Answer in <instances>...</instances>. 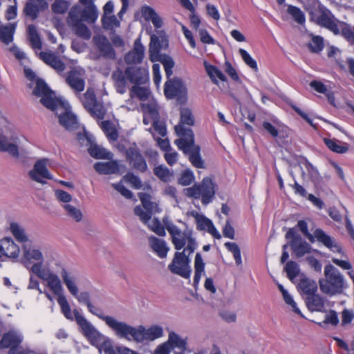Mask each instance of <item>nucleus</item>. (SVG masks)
<instances>
[{
  "label": "nucleus",
  "mask_w": 354,
  "mask_h": 354,
  "mask_svg": "<svg viewBox=\"0 0 354 354\" xmlns=\"http://www.w3.org/2000/svg\"><path fill=\"white\" fill-rule=\"evenodd\" d=\"M165 225L171 236V243L174 248L178 250L174 253L172 262L168 266V268L171 272L189 279L192 273L189 256L198 246L193 231L189 228L181 231L172 222H165Z\"/></svg>",
  "instance_id": "1"
},
{
  "label": "nucleus",
  "mask_w": 354,
  "mask_h": 354,
  "mask_svg": "<svg viewBox=\"0 0 354 354\" xmlns=\"http://www.w3.org/2000/svg\"><path fill=\"white\" fill-rule=\"evenodd\" d=\"M32 93L41 97V103L47 109L52 111L61 109L62 112H56L59 124L67 131L77 130L80 123L77 116L69 109L63 106V104L56 96L55 93L50 89L46 83L41 79L36 80V85Z\"/></svg>",
  "instance_id": "2"
},
{
  "label": "nucleus",
  "mask_w": 354,
  "mask_h": 354,
  "mask_svg": "<svg viewBox=\"0 0 354 354\" xmlns=\"http://www.w3.org/2000/svg\"><path fill=\"white\" fill-rule=\"evenodd\" d=\"M310 19L324 27L335 35H341L348 42L354 45V26L336 19L332 12L316 0H312V6L306 7Z\"/></svg>",
  "instance_id": "3"
},
{
  "label": "nucleus",
  "mask_w": 354,
  "mask_h": 354,
  "mask_svg": "<svg viewBox=\"0 0 354 354\" xmlns=\"http://www.w3.org/2000/svg\"><path fill=\"white\" fill-rule=\"evenodd\" d=\"M60 276L62 282L66 286L70 294L75 297L80 304L85 305L90 313L103 321L111 330L117 319L113 316L104 315L102 308L94 306L91 301V296L88 292L83 291L79 292L77 278L74 274L68 270L66 268L62 267Z\"/></svg>",
  "instance_id": "4"
},
{
  "label": "nucleus",
  "mask_w": 354,
  "mask_h": 354,
  "mask_svg": "<svg viewBox=\"0 0 354 354\" xmlns=\"http://www.w3.org/2000/svg\"><path fill=\"white\" fill-rule=\"evenodd\" d=\"M111 330L120 339L142 343L145 341H153L163 336V328L153 325L146 328L140 325L134 327L125 322L116 319Z\"/></svg>",
  "instance_id": "5"
},
{
  "label": "nucleus",
  "mask_w": 354,
  "mask_h": 354,
  "mask_svg": "<svg viewBox=\"0 0 354 354\" xmlns=\"http://www.w3.org/2000/svg\"><path fill=\"white\" fill-rule=\"evenodd\" d=\"M174 129L177 136L180 137L174 141L178 148L188 155L189 160L193 166L196 168H204V161L200 154L201 147L195 144L193 131L181 125H176Z\"/></svg>",
  "instance_id": "6"
},
{
  "label": "nucleus",
  "mask_w": 354,
  "mask_h": 354,
  "mask_svg": "<svg viewBox=\"0 0 354 354\" xmlns=\"http://www.w3.org/2000/svg\"><path fill=\"white\" fill-rule=\"evenodd\" d=\"M74 314L75 322L80 328V332L93 346L99 348L104 353L109 352L113 348L111 341L100 333L77 309H74Z\"/></svg>",
  "instance_id": "7"
},
{
  "label": "nucleus",
  "mask_w": 354,
  "mask_h": 354,
  "mask_svg": "<svg viewBox=\"0 0 354 354\" xmlns=\"http://www.w3.org/2000/svg\"><path fill=\"white\" fill-rule=\"evenodd\" d=\"M321 291L326 295L341 294L344 289V279L337 268L331 264L324 268V278L319 280Z\"/></svg>",
  "instance_id": "8"
},
{
  "label": "nucleus",
  "mask_w": 354,
  "mask_h": 354,
  "mask_svg": "<svg viewBox=\"0 0 354 354\" xmlns=\"http://www.w3.org/2000/svg\"><path fill=\"white\" fill-rule=\"evenodd\" d=\"M297 227L310 243H314L315 240H317L333 252H342L341 245L336 242L335 239L326 234L323 230L317 228L315 230L313 234H312L308 232V223L304 220H299L297 224Z\"/></svg>",
  "instance_id": "9"
},
{
  "label": "nucleus",
  "mask_w": 354,
  "mask_h": 354,
  "mask_svg": "<svg viewBox=\"0 0 354 354\" xmlns=\"http://www.w3.org/2000/svg\"><path fill=\"white\" fill-rule=\"evenodd\" d=\"M216 193V184L211 178L205 177L199 184H194L192 187L185 189L187 196L196 199H201L203 205L210 203L214 198Z\"/></svg>",
  "instance_id": "10"
},
{
  "label": "nucleus",
  "mask_w": 354,
  "mask_h": 354,
  "mask_svg": "<svg viewBox=\"0 0 354 354\" xmlns=\"http://www.w3.org/2000/svg\"><path fill=\"white\" fill-rule=\"evenodd\" d=\"M81 102L84 107L93 118L100 120L104 118L106 109L102 103L97 102L93 88H87L86 93L81 97Z\"/></svg>",
  "instance_id": "11"
},
{
  "label": "nucleus",
  "mask_w": 354,
  "mask_h": 354,
  "mask_svg": "<svg viewBox=\"0 0 354 354\" xmlns=\"http://www.w3.org/2000/svg\"><path fill=\"white\" fill-rule=\"evenodd\" d=\"M285 236L286 239H290L289 245L297 258L310 252L311 245L303 240L301 235L297 232L295 227L289 228Z\"/></svg>",
  "instance_id": "12"
},
{
  "label": "nucleus",
  "mask_w": 354,
  "mask_h": 354,
  "mask_svg": "<svg viewBox=\"0 0 354 354\" xmlns=\"http://www.w3.org/2000/svg\"><path fill=\"white\" fill-rule=\"evenodd\" d=\"M167 46L168 39L164 31L158 30L156 34L151 35L149 47V59L152 62L159 61L160 50Z\"/></svg>",
  "instance_id": "13"
},
{
  "label": "nucleus",
  "mask_w": 354,
  "mask_h": 354,
  "mask_svg": "<svg viewBox=\"0 0 354 354\" xmlns=\"http://www.w3.org/2000/svg\"><path fill=\"white\" fill-rule=\"evenodd\" d=\"M125 157L126 161L133 169L141 173H144L148 169L146 160L136 145L127 149Z\"/></svg>",
  "instance_id": "14"
},
{
  "label": "nucleus",
  "mask_w": 354,
  "mask_h": 354,
  "mask_svg": "<svg viewBox=\"0 0 354 354\" xmlns=\"http://www.w3.org/2000/svg\"><path fill=\"white\" fill-rule=\"evenodd\" d=\"M93 41L103 58L111 60L116 59L115 50L106 36L95 35Z\"/></svg>",
  "instance_id": "15"
},
{
  "label": "nucleus",
  "mask_w": 354,
  "mask_h": 354,
  "mask_svg": "<svg viewBox=\"0 0 354 354\" xmlns=\"http://www.w3.org/2000/svg\"><path fill=\"white\" fill-rule=\"evenodd\" d=\"M30 178L37 183L44 184V179H52L53 176L48 171L46 167V160L41 159L37 160L32 170L28 172Z\"/></svg>",
  "instance_id": "16"
},
{
  "label": "nucleus",
  "mask_w": 354,
  "mask_h": 354,
  "mask_svg": "<svg viewBox=\"0 0 354 354\" xmlns=\"http://www.w3.org/2000/svg\"><path fill=\"white\" fill-rule=\"evenodd\" d=\"M129 75V83L134 85L145 84L149 82V73L147 69L136 66L125 68Z\"/></svg>",
  "instance_id": "17"
},
{
  "label": "nucleus",
  "mask_w": 354,
  "mask_h": 354,
  "mask_svg": "<svg viewBox=\"0 0 354 354\" xmlns=\"http://www.w3.org/2000/svg\"><path fill=\"white\" fill-rule=\"evenodd\" d=\"M22 335L17 331L10 330L3 335L0 341V348H10L9 354H15L16 348L22 342Z\"/></svg>",
  "instance_id": "18"
},
{
  "label": "nucleus",
  "mask_w": 354,
  "mask_h": 354,
  "mask_svg": "<svg viewBox=\"0 0 354 354\" xmlns=\"http://www.w3.org/2000/svg\"><path fill=\"white\" fill-rule=\"evenodd\" d=\"M38 57L46 64L53 68L57 73H62L66 68L65 64L61 60L59 57L51 50L41 51L39 53Z\"/></svg>",
  "instance_id": "19"
},
{
  "label": "nucleus",
  "mask_w": 354,
  "mask_h": 354,
  "mask_svg": "<svg viewBox=\"0 0 354 354\" xmlns=\"http://www.w3.org/2000/svg\"><path fill=\"white\" fill-rule=\"evenodd\" d=\"M111 79L116 91L120 94H124L129 87V75H127L126 68L122 70L116 68L111 74Z\"/></svg>",
  "instance_id": "20"
},
{
  "label": "nucleus",
  "mask_w": 354,
  "mask_h": 354,
  "mask_svg": "<svg viewBox=\"0 0 354 354\" xmlns=\"http://www.w3.org/2000/svg\"><path fill=\"white\" fill-rule=\"evenodd\" d=\"M22 263L26 268L30 269L33 261L43 263L44 256L39 250L32 248L24 244L22 246Z\"/></svg>",
  "instance_id": "21"
},
{
  "label": "nucleus",
  "mask_w": 354,
  "mask_h": 354,
  "mask_svg": "<svg viewBox=\"0 0 354 354\" xmlns=\"http://www.w3.org/2000/svg\"><path fill=\"white\" fill-rule=\"evenodd\" d=\"M145 55V47L141 44L140 39H137L133 45V48L127 53L124 59L127 64H136L142 62Z\"/></svg>",
  "instance_id": "22"
},
{
  "label": "nucleus",
  "mask_w": 354,
  "mask_h": 354,
  "mask_svg": "<svg viewBox=\"0 0 354 354\" xmlns=\"http://www.w3.org/2000/svg\"><path fill=\"white\" fill-rule=\"evenodd\" d=\"M48 8V3L45 0H29L26 2L24 8V14L32 20L37 18L40 12L44 11Z\"/></svg>",
  "instance_id": "23"
},
{
  "label": "nucleus",
  "mask_w": 354,
  "mask_h": 354,
  "mask_svg": "<svg viewBox=\"0 0 354 354\" xmlns=\"http://www.w3.org/2000/svg\"><path fill=\"white\" fill-rule=\"evenodd\" d=\"M19 247L9 237L0 241V254L8 258L16 259L19 257Z\"/></svg>",
  "instance_id": "24"
},
{
  "label": "nucleus",
  "mask_w": 354,
  "mask_h": 354,
  "mask_svg": "<svg viewBox=\"0 0 354 354\" xmlns=\"http://www.w3.org/2000/svg\"><path fill=\"white\" fill-rule=\"evenodd\" d=\"M95 170L100 174H116L120 172V165L118 160L109 162H97L93 165Z\"/></svg>",
  "instance_id": "25"
},
{
  "label": "nucleus",
  "mask_w": 354,
  "mask_h": 354,
  "mask_svg": "<svg viewBox=\"0 0 354 354\" xmlns=\"http://www.w3.org/2000/svg\"><path fill=\"white\" fill-rule=\"evenodd\" d=\"M66 82L78 93L84 89V80L82 79L81 73L75 68L68 73Z\"/></svg>",
  "instance_id": "26"
},
{
  "label": "nucleus",
  "mask_w": 354,
  "mask_h": 354,
  "mask_svg": "<svg viewBox=\"0 0 354 354\" xmlns=\"http://www.w3.org/2000/svg\"><path fill=\"white\" fill-rule=\"evenodd\" d=\"M297 288L304 299L317 291V284L315 281L307 277L301 278L299 280Z\"/></svg>",
  "instance_id": "27"
},
{
  "label": "nucleus",
  "mask_w": 354,
  "mask_h": 354,
  "mask_svg": "<svg viewBox=\"0 0 354 354\" xmlns=\"http://www.w3.org/2000/svg\"><path fill=\"white\" fill-rule=\"evenodd\" d=\"M149 244L152 250L160 258L164 259L167 257L169 248L165 240L152 236L149 238Z\"/></svg>",
  "instance_id": "28"
},
{
  "label": "nucleus",
  "mask_w": 354,
  "mask_h": 354,
  "mask_svg": "<svg viewBox=\"0 0 354 354\" xmlns=\"http://www.w3.org/2000/svg\"><path fill=\"white\" fill-rule=\"evenodd\" d=\"M304 299L306 305L310 311H324L325 307L324 299L319 294H317V292L308 297H305Z\"/></svg>",
  "instance_id": "29"
},
{
  "label": "nucleus",
  "mask_w": 354,
  "mask_h": 354,
  "mask_svg": "<svg viewBox=\"0 0 354 354\" xmlns=\"http://www.w3.org/2000/svg\"><path fill=\"white\" fill-rule=\"evenodd\" d=\"M88 151L90 156L95 159L112 160L113 156L111 152L93 142L89 145Z\"/></svg>",
  "instance_id": "30"
},
{
  "label": "nucleus",
  "mask_w": 354,
  "mask_h": 354,
  "mask_svg": "<svg viewBox=\"0 0 354 354\" xmlns=\"http://www.w3.org/2000/svg\"><path fill=\"white\" fill-rule=\"evenodd\" d=\"M27 36L32 49L36 50L42 48L41 39L35 25L30 24L28 26Z\"/></svg>",
  "instance_id": "31"
},
{
  "label": "nucleus",
  "mask_w": 354,
  "mask_h": 354,
  "mask_svg": "<svg viewBox=\"0 0 354 354\" xmlns=\"http://www.w3.org/2000/svg\"><path fill=\"white\" fill-rule=\"evenodd\" d=\"M181 81L179 79L168 80L165 84L164 93L167 98H174L180 91Z\"/></svg>",
  "instance_id": "32"
},
{
  "label": "nucleus",
  "mask_w": 354,
  "mask_h": 354,
  "mask_svg": "<svg viewBox=\"0 0 354 354\" xmlns=\"http://www.w3.org/2000/svg\"><path fill=\"white\" fill-rule=\"evenodd\" d=\"M0 151L8 152L15 158H19V149L17 145L10 142L6 136L0 133Z\"/></svg>",
  "instance_id": "33"
},
{
  "label": "nucleus",
  "mask_w": 354,
  "mask_h": 354,
  "mask_svg": "<svg viewBox=\"0 0 354 354\" xmlns=\"http://www.w3.org/2000/svg\"><path fill=\"white\" fill-rule=\"evenodd\" d=\"M142 16L147 21H151L156 28H161L162 21L156 11L149 6H145L142 8Z\"/></svg>",
  "instance_id": "34"
},
{
  "label": "nucleus",
  "mask_w": 354,
  "mask_h": 354,
  "mask_svg": "<svg viewBox=\"0 0 354 354\" xmlns=\"http://www.w3.org/2000/svg\"><path fill=\"white\" fill-rule=\"evenodd\" d=\"M324 142L330 150L337 153H345L349 149L348 143L342 142L336 139L324 138Z\"/></svg>",
  "instance_id": "35"
},
{
  "label": "nucleus",
  "mask_w": 354,
  "mask_h": 354,
  "mask_svg": "<svg viewBox=\"0 0 354 354\" xmlns=\"http://www.w3.org/2000/svg\"><path fill=\"white\" fill-rule=\"evenodd\" d=\"M13 236L19 242L26 243L29 241L28 235L26 234L25 229L18 223L12 222L9 227Z\"/></svg>",
  "instance_id": "36"
},
{
  "label": "nucleus",
  "mask_w": 354,
  "mask_h": 354,
  "mask_svg": "<svg viewBox=\"0 0 354 354\" xmlns=\"http://www.w3.org/2000/svg\"><path fill=\"white\" fill-rule=\"evenodd\" d=\"M15 28V24L0 26V40L7 45L11 43L13 40Z\"/></svg>",
  "instance_id": "37"
},
{
  "label": "nucleus",
  "mask_w": 354,
  "mask_h": 354,
  "mask_svg": "<svg viewBox=\"0 0 354 354\" xmlns=\"http://www.w3.org/2000/svg\"><path fill=\"white\" fill-rule=\"evenodd\" d=\"M189 215L194 218L196 229L199 231L207 230L209 227L213 223L210 219L195 210L190 212Z\"/></svg>",
  "instance_id": "38"
},
{
  "label": "nucleus",
  "mask_w": 354,
  "mask_h": 354,
  "mask_svg": "<svg viewBox=\"0 0 354 354\" xmlns=\"http://www.w3.org/2000/svg\"><path fill=\"white\" fill-rule=\"evenodd\" d=\"M167 342L171 345V349L177 348L182 351L187 349V339L182 338L175 332L171 331L169 333Z\"/></svg>",
  "instance_id": "39"
},
{
  "label": "nucleus",
  "mask_w": 354,
  "mask_h": 354,
  "mask_svg": "<svg viewBox=\"0 0 354 354\" xmlns=\"http://www.w3.org/2000/svg\"><path fill=\"white\" fill-rule=\"evenodd\" d=\"M205 263L203 262L201 253H196L194 259V286H197L199 283L202 274L205 271Z\"/></svg>",
  "instance_id": "40"
},
{
  "label": "nucleus",
  "mask_w": 354,
  "mask_h": 354,
  "mask_svg": "<svg viewBox=\"0 0 354 354\" xmlns=\"http://www.w3.org/2000/svg\"><path fill=\"white\" fill-rule=\"evenodd\" d=\"M46 282L48 287L55 295H64L62 281L56 274H50Z\"/></svg>",
  "instance_id": "41"
},
{
  "label": "nucleus",
  "mask_w": 354,
  "mask_h": 354,
  "mask_svg": "<svg viewBox=\"0 0 354 354\" xmlns=\"http://www.w3.org/2000/svg\"><path fill=\"white\" fill-rule=\"evenodd\" d=\"M98 17V12L95 5H88L82 10V18L88 24L94 23Z\"/></svg>",
  "instance_id": "42"
},
{
  "label": "nucleus",
  "mask_w": 354,
  "mask_h": 354,
  "mask_svg": "<svg viewBox=\"0 0 354 354\" xmlns=\"http://www.w3.org/2000/svg\"><path fill=\"white\" fill-rule=\"evenodd\" d=\"M57 301L59 306H60L62 313L66 319L71 321L73 320L74 318L75 319L74 310H73V312L71 311L70 305L64 295H59V297H57Z\"/></svg>",
  "instance_id": "43"
},
{
  "label": "nucleus",
  "mask_w": 354,
  "mask_h": 354,
  "mask_svg": "<svg viewBox=\"0 0 354 354\" xmlns=\"http://www.w3.org/2000/svg\"><path fill=\"white\" fill-rule=\"evenodd\" d=\"M205 67L207 75L214 84H218V80L216 78L223 82L226 81V77L217 67L213 65L207 64L206 62H205Z\"/></svg>",
  "instance_id": "44"
},
{
  "label": "nucleus",
  "mask_w": 354,
  "mask_h": 354,
  "mask_svg": "<svg viewBox=\"0 0 354 354\" xmlns=\"http://www.w3.org/2000/svg\"><path fill=\"white\" fill-rule=\"evenodd\" d=\"M100 127L109 140L116 141L118 140V133L112 122L109 120L102 121Z\"/></svg>",
  "instance_id": "45"
},
{
  "label": "nucleus",
  "mask_w": 354,
  "mask_h": 354,
  "mask_svg": "<svg viewBox=\"0 0 354 354\" xmlns=\"http://www.w3.org/2000/svg\"><path fill=\"white\" fill-rule=\"evenodd\" d=\"M42 264L43 263L41 262L35 263L31 266L30 270L39 278L46 281L49 279L50 275L53 274L54 272L48 269H43Z\"/></svg>",
  "instance_id": "46"
},
{
  "label": "nucleus",
  "mask_w": 354,
  "mask_h": 354,
  "mask_svg": "<svg viewBox=\"0 0 354 354\" xmlns=\"http://www.w3.org/2000/svg\"><path fill=\"white\" fill-rule=\"evenodd\" d=\"M150 95V91L147 87L139 86L138 85H133L130 90L131 97H136L140 100H147Z\"/></svg>",
  "instance_id": "47"
},
{
  "label": "nucleus",
  "mask_w": 354,
  "mask_h": 354,
  "mask_svg": "<svg viewBox=\"0 0 354 354\" xmlns=\"http://www.w3.org/2000/svg\"><path fill=\"white\" fill-rule=\"evenodd\" d=\"M154 174L163 182H169L173 177V173L165 165H159L153 169Z\"/></svg>",
  "instance_id": "48"
},
{
  "label": "nucleus",
  "mask_w": 354,
  "mask_h": 354,
  "mask_svg": "<svg viewBox=\"0 0 354 354\" xmlns=\"http://www.w3.org/2000/svg\"><path fill=\"white\" fill-rule=\"evenodd\" d=\"M194 122L195 120L192 111L188 108H182L180 109V122L178 125H181L185 128L184 124L193 126L194 124Z\"/></svg>",
  "instance_id": "49"
},
{
  "label": "nucleus",
  "mask_w": 354,
  "mask_h": 354,
  "mask_svg": "<svg viewBox=\"0 0 354 354\" xmlns=\"http://www.w3.org/2000/svg\"><path fill=\"white\" fill-rule=\"evenodd\" d=\"M83 19L82 18V10L80 8H73L69 13L67 22L71 27L82 23Z\"/></svg>",
  "instance_id": "50"
},
{
  "label": "nucleus",
  "mask_w": 354,
  "mask_h": 354,
  "mask_svg": "<svg viewBox=\"0 0 354 354\" xmlns=\"http://www.w3.org/2000/svg\"><path fill=\"white\" fill-rule=\"evenodd\" d=\"M287 12L292 16L293 19L299 24L305 23L306 18L304 12L298 7L289 5L288 6Z\"/></svg>",
  "instance_id": "51"
},
{
  "label": "nucleus",
  "mask_w": 354,
  "mask_h": 354,
  "mask_svg": "<svg viewBox=\"0 0 354 354\" xmlns=\"http://www.w3.org/2000/svg\"><path fill=\"white\" fill-rule=\"evenodd\" d=\"M75 34L84 39H89L91 37V32L88 28L82 22L72 26Z\"/></svg>",
  "instance_id": "52"
},
{
  "label": "nucleus",
  "mask_w": 354,
  "mask_h": 354,
  "mask_svg": "<svg viewBox=\"0 0 354 354\" xmlns=\"http://www.w3.org/2000/svg\"><path fill=\"white\" fill-rule=\"evenodd\" d=\"M226 248L230 251L234 256L236 264L240 266L242 264L241 250L239 245L234 242H226L225 243Z\"/></svg>",
  "instance_id": "53"
},
{
  "label": "nucleus",
  "mask_w": 354,
  "mask_h": 354,
  "mask_svg": "<svg viewBox=\"0 0 354 354\" xmlns=\"http://www.w3.org/2000/svg\"><path fill=\"white\" fill-rule=\"evenodd\" d=\"M284 270L287 273V277L291 281L297 277L300 271L298 264L293 261H288Z\"/></svg>",
  "instance_id": "54"
},
{
  "label": "nucleus",
  "mask_w": 354,
  "mask_h": 354,
  "mask_svg": "<svg viewBox=\"0 0 354 354\" xmlns=\"http://www.w3.org/2000/svg\"><path fill=\"white\" fill-rule=\"evenodd\" d=\"M63 207L65 209L66 214L70 218H71L76 222H80L82 220V214L80 209L70 204H65L63 205Z\"/></svg>",
  "instance_id": "55"
},
{
  "label": "nucleus",
  "mask_w": 354,
  "mask_h": 354,
  "mask_svg": "<svg viewBox=\"0 0 354 354\" xmlns=\"http://www.w3.org/2000/svg\"><path fill=\"white\" fill-rule=\"evenodd\" d=\"M308 46L311 52L318 53L324 48L323 38L319 36H313Z\"/></svg>",
  "instance_id": "56"
},
{
  "label": "nucleus",
  "mask_w": 354,
  "mask_h": 354,
  "mask_svg": "<svg viewBox=\"0 0 354 354\" xmlns=\"http://www.w3.org/2000/svg\"><path fill=\"white\" fill-rule=\"evenodd\" d=\"M164 66V69L165 71V75L168 80H170L169 77L173 74V68L174 66V62L172 58L169 56L164 55L162 58H160V60Z\"/></svg>",
  "instance_id": "57"
},
{
  "label": "nucleus",
  "mask_w": 354,
  "mask_h": 354,
  "mask_svg": "<svg viewBox=\"0 0 354 354\" xmlns=\"http://www.w3.org/2000/svg\"><path fill=\"white\" fill-rule=\"evenodd\" d=\"M69 6V3L66 0H55L51 6V9L54 13L64 14L66 12Z\"/></svg>",
  "instance_id": "58"
},
{
  "label": "nucleus",
  "mask_w": 354,
  "mask_h": 354,
  "mask_svg": "<svg viewBox=\"0 0 354 354\" xmlns=\"http://www.w3.org/2000/svg\"><path fill=\"white\" fill-rule=\"evenodd\" d=\"M239 53L244 62L251 68L257 71L258 70L257 62L244 49L240 48Z\"/></svg>",
  "instance_id": "59"
},
{
  "label": "nucleus",
  "mask_w": 354,
  "mask_h": 354,
  "mask_svg": "<svg viewBox=\"0 0 354 354\" xmlns=\"http://www.w3.org/2000/svg\"><path fill=\"white\" fill-rule=\"evenodd\" d=\"M145 114H147L149 118L153 120L160 119L158 109L157 106L154 104H149L142 106Z\"/></svg>",
  "instance_id": "60"
},
{
  "label": "nucleus",
  "mask_w": 354,
  "mask_h": 354,
  "mask_svg": "<svg viewBox=\"0 0 354 354\" xmlns=\"http://www.w3.org/2000/svg\"><path fill=\"white\" fill-rule=\"evenodd\" d=\"M124 178L127 182L129 183L134 189H139L142 186L140 178L132 172H128L124 175Z\"/></svg>",
  "instance_id": "61"
},
{
  "label": "nucleus",
  "mask_w": 354,
  "mask_h": 354,
  "mask_svg": "<svg viewBox=\"0 0 354 354\" xmlns=\"http://www.w3.org/2000/svg\"><path fill=\"white\" fill-rule=\"evenodd\" d=\"M148 227L151 229V231L154 232L158 236H162L165 235V230L164 226L156 218L151 220L149 223H148Z\"/></svg>",
  "instance_id": "62"
},
{
  "label": "nucleus",
  "mask_w": 354,
  "mask_h": 354,
  "mask_svg": "<svg viewBox=\"0 0 354 354\" xmlns=\"http://www.w3.org/2000/svg\"><path fill=\"white\" fill-rule=\"evenodd\" d=\"M134 214L140 217V219L147 224L151 218L152 213L149 211H145L140 206H136L134 208Z\"/></svg>",
  "instance_id": "63"
},
{
  "label": "nucleus",
  "mask_w": 354,
  "mask_h": 354,
  "mask_svg": "<svg viewBox=\"0 0 354 354\" xmlns=\"http://www.w3.org/2000/svg\"><path fill=\"white\" fill-rule=\"evenodd\" d=\"M194 180V176L190 170H185L183 171L178 179V183L183 186L190 185Z\"/></svg>",
  "instance_id": "64"
}]
</instances>
